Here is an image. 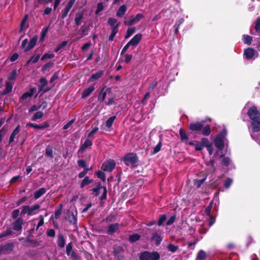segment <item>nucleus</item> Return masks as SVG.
Wrapping results in <instances>:
<instances>
[{"instance_id":"obj_8","label":"nucleus","mask_w":260,"mask_h":260,"mask_svg":"<svg viewBox=\"0 0 260 260\" xmlns=\"http://www.w3.org/2000/svg\"><path fill=\"white\" fill-rule=\"evenodd\" d=\"M116 116H113L110 117L106 122V123L102 126V128L107 132H110L112 129V126L113 122L116 119Z\"/></svg>"},{"instance_id":"obj_50","label":"nucleus","mask_w":260,"mask_h":260,"mask_svg":"<svg viewBox=\"0 0 260 260\" xmlns=\"http://www.w3.org/2000/svg\"><path fill=\"white\" fill-rule=\"evenodd\" d=\"M195 150L196 151L201 150L203 149L204 147L201 142H197L195 144Z\"/></svg>"},{"instance_id":"obj_7","label":"nucleus","mask_w":260,"mask_h":260,"mask_svg":"<svg viewBox=\"0 0 260 260\" xmlns=\"http://www.w3.org/2000/svg\"><path fill=\"white\" fill-rule=\"evenodd\" d=\"M115 165V161L114 160L110 159L102 165V169L104 171L111 172L114 169Z\"/></svg>"},{"instance_id":"obj_17","label":"nucleus","mask_w":260,"mask_h":260,"mask_svg":"<svg viewBox=\"0 0 260 260\" xmlns=\"http://www.w3.org/2000/svg\"><path fill=\"white\" fill-rule=\"evenodd\" d=\"M104 74L103 71H99L98 72L93 74L88 79V82H93L99 79Z\"/></svg>"},{"instance_id":"obj_33","label":"nucleus","mask_w":260,"mask_h":260,"mask_svg":"<svg viewBox=\"0 0 260 260\" xmlns=\"http://www.w3.org/2000/svg\"><path fill=\"white\" fill-rule=\"evenodd\" d=\"M53 148L51 146H48L45 149L46 156L49 157L51 158H53Z\"/></svg>"},{"instance_id":"obj_39","label":"nucleus","mask_w":260,"mask_h":260,"mask_svg":"<svg viewBox=\"0 0 260 260\" xmlns=\"http://www.w3.org/2000/svg\"><path fill=\"white\" fill-rule=\"evenodd\" d=\"M49 126V124L48 122H46L44 123L43 125H38L37 124H34V128L37 129H42L45 128H47Z\"/></svg>"},{"instance_id":"obj_18","label":"nucleus","mask_w":260,"mask_h":260,"mask_svg":"<svg viewBox=\"0 0 260 260\" xmlns=\"http://www.w3.org/2000/svg\"><path fill=\"white\" fill-rule=\"evenodd\" d=\"M252 131L254 132L260 131V118L252 120Z\"/></svg>"},{"instance_id":"obj_27","label":"nucleus","mask_w":260,"mask_h":260,"mask_svg":"<svg viewBox=\"0 0 260 260\" xmlns=\"http://www.w3.org/2000/svg\"><path fill=\"white\" fill-rule=\"evenodd\" d=\"M13 88V83L11 82H7L6 84V87L5 90L3 92V94H6L10 92Z\"/></svg>"},{"instance_id":"obj_13","label":"nucleus","mask_w":260,"mask_h":260,"mask_svg":"<svg viewBox=\"0 0 260 260\" xmlns=\"http://www.w3.org/2000/svg\"><path fill=\"white\" fill-rule=\"evenodd\" d=\"M47 84V81L44 78L40 79V85L39 86V92H45L49 90V88H45Z\"/></svg>"},{"instance_id":"obj_24","label":"nucleus","mask_w":260,"mask_h":260,"mask_svg":"<svg viewBox=\"0 0 260 260\" xmlns=\"http://www.w3.org/2000/svg\"><path fill=\"white\" fill-rule=\"evenodd\" d=\"M92 142L89 139H87L85 140L83 144L81 145L79 151L83 152L87 147H90L92 145Z\"/></svg>"},{"instance_id":"obj_47","label":"nucleus","mask_w":260,"mask_h":260,"mask_svg":"<svg viewBox=\"0 0 260 260\" xmlns=\"http://www.w3.org/2000/svg\"><path fill=\"white\" fill-rule=\"evenodd\" d=\"M211 133V129L209 126L204 127L202 130V134L205 136H208Z\"/></svg>"},{"instance_id":"obj_30","label":"nucleus","mask_w":260,"mask_h":260,"mask_svg":"<svg viewBox=\"0 0 260 260\" xmlns=\"http://www.w3.org/2000/svg\"><path fill=\"white\" fill-rule=\"evenodd\" d=\"M57 243L58 246L60 248H63L64 246L65 239L63 235L61 234L59 235Z\"/></svg>"},{"instance_id":"obj_42","label":"nucleus","mask_w":260,"mask_h":260,"mask_svg":"<svg viewBox=\"0 0 260 260\" xmlns=\"http://www.w3.org/2000/svg\"><path fill=\"white\" fill-rule=\"evenodd\" d=\"M254 28L256 32L260 30V17H257L255 20Z\"/></svg>"},{"instance_id":"obj_6","label":"nucleus","mask_w":260,"mask_h":260,"mask_svg":"<svg viewBox=\"0 0 260 260\" xmlns=\"http://www.w3.org/2000/svg\"><path fill=\"white\" fill-rule=\"evenodd\" d=\"M247 114L251 120L260 118V113L255 106L250 107L248 110Z\"/></svg>"},{"instance_id":"obj_60","label":"nucleus","mask_w":260,"mask_h":260,"mask_svg":"<svg viewBox=\"0 0 260 260\" xmlns=\"http://www.w3.org/2000/svg\"><path fill=\"white\" fill-rule=\"evenodd\" d=\"M232 182H233V180L232 179H230V178H228L225 182H224V187H226V188H229L231 185L232 184Z\"/></svg>"},{"instance_id":"obj_45","label":"nucleus","mask_w":260,"mask_h":260,"mask_svg":"<svg viewBox=\"0 0 260 260\" xmlns=\"http://www.w3.org/2000/svg\"><path fill=\"white\" fill-rule=\"evenodd\" d=\"M68 44V42L64 41H62L61 43L59 44L56 49H55V52H58L59 50L62 49L63 47H64L67 46Z\"/></svg>"},{"instance_id":"obj_62","label":"nucleus","mask_w":260,"mask_h":260,"mask_svg":"<svg viewBox=\"0 0 260 260\" xmlns=\"http://www.w3.org/2000/svg\"><path fill=\"white\" fill-rule=\"evenodd\" d=\"M119 24H120V22H118V23H117L116 24V25L115 26L112 27V33L116 35L118 32V27H119Z\"/></svg>"},{"instance_id":"obj_40","label":"nucleus","mask_w":260,"mask_h":260,"mask_svg":"<svg viewBox=\"0 0 260 260\" xmlns=\"http://www.w3.org/2000/svg\"><path fill=\"white\" fill-rule=\"evenodd\" d=\"M140 238V236L139 234H136L131 235L129 238V240L131 242H134L139 240Z\"/></svg>"},{"instance_id":"obj_63","label":"nucleus","mask_w":260,"mask_h":260,"mask_svg":"<svg viewBox=\"0 0 260 260\" xmlns=\"http://www.w3.org/2000/svg\"><path fill=\"white\" fill-rule=\"evenodd\" d=\"M47 236L50 237H54L55 235V232L53 229H50L47 233Z\"/></svg>"},{"instance_id":"obj_3","label":"nucleus","mask_w":260,"mask_h":260,"mask_svg":"<svg viewBox=\"0 0 260 260\" xmlns=\"http://www.w3.org/2000/svg\"><path fill=\"white\" fill-rule=\"evenodd\" d=\"M123 160L126 166L132 167L137 162L138 157L135 153H129L124 156Z\"/></svg>"},{"instance_id":"obj_32","label":"nucleus","mask_w":260,"mask_h":260,"mask_svg":"<svg viewBox=\"0 0 260 260\" xmlns=\"http://www.w3.org/2000/svg\"><path fill=\"white\" fill-rule=\"evenodd\" d=\"M44 116L43 112L41 111L37 112L31 118L32 121H37L38 119H41Z\"/></svg>"},{"instance_id":"obj_37","label":"nucleus","mask_w":260,"mask_h":260,"mask_svg":"<svg viewBox=\"0 0 260 260\" xmlns=\"http://www.w3.org/2000/svg\"><path fill=\"white\" fill-rule=\"evenodd\" d=\"M72 243H69L66 247V252L67 255H73L74 254V252L72 251Z\"/></svg>"},{"instance_id":"obj_25","label":"nucleus","mask_w":260,"mask_h":260,"mask_svg":"<svg viewBox=\"0 0 260 260\" xmlns=\"http://www.w3.org/2000/svg\"><path fill=\"white\" fill-rule=\"evenodd\" d=\"M203 127V124L201 122H197L192 123L190 125V129L192 131H199L201 130Z\"/></svg>"},{"instance_id":"obj_54","label":"nucleus","mask_w":260,"mask_h":260,"mask_svg":"<svg viewBox=\"0 0 260 260\" xmlns=\"http://www.w3.org/2000/svg\"><path fill=\"white\" fill-rule=\"evenodd\" d=\"M17 75V72L16 70H13L11 74L9 75L8 78L10 80H13L15 79Z\"/></svg>"},{"instance_id":"obj_48","label":"nucleus","mask_w":260,"mask_h":260,"mask_svg":"<svg viewBox=\"0 0 260 260\" xmlns=\"http://www.w3.org/2000/svg\"><path fill=\"white\" fill-rule=\"evenodd\" d=\"M12 234V231L11 229H7L5 232L0 234V239L4 237L9 236Z\"/></svg>"},{"instance_id":"obj_4","label":"nucleus","mask_w":260,"mask_h":260,"mask_svg":"<svg viewBox=\"0 0 260 260\" xmlns=\"http://www.w3.org/2000/svg\"><path fill=\"white\" fill-rule=\"evenodd\" d=\"M258 55L257 52L253 48L248 47L244 50L243 56L246 59L253 60Z\"/></svg>"},{"instance_id":"obj_23","label":"nucleus","mask_w":260,"mask_h":260,"mask_svg":"<svg viewBox=\"0 0 260 260\" xmlns=\"http://www.w3.org/2000/svg\"><path fill=\"white\" fill-rule=\"evenodd\" d=\"M126 11V6L123 5L120 7L116 12V16L118 17H122L125 13Z\"/></svg>"},{"instance_id":"obj_22","label":"nucleus","mask_w":260,"mask_h":260,"mask_svg":"<svg viewBox=\"0 0 260 260\" xmlns=\"http://www.w3.org/2000/svg\"><path fill=\"white\" fill-rule=\"evenodd\" d=\"M94 86H90L87 88L85 89L82 94V98H85L89 95V94L94 90Z\"/></svg>"},{"instance_id":"obj_61","label":"nucleus","mask_w":260,"mask_h":260,"mask_svg":"<svg viewBox=\"0 0 260 260\" xmlns=\"http://www.w3.org/2000/svg\"><path fill=\"white\" fill-rule=\"evenodd\" d=\"M18 54L17 53H15L10 57V61L14 62L18 59Z\"/></svg>"},{"instance_id":"obj_41","label":"nucleus","mask_w":260,"mask_h":260,"mask_svg":"<svg viewBox=\"0 0 260 260\" xmlns=\"http://www.w3.org/2000/svg\"><path fill=\"white\" fill-rule=\"evenodd\" d=\"M167 248L170 251L172 252H175L178 250V247L172 244H169L167 246Z\"/></svg>"},{"instance_id":"obj_58","label":"nucleus","mask_w":260,"mask_h":260,"mask_svg":"<svg viewBox=\"0 0 260 260\" xmlns=\"http://www.w3.org/2000/svg\"><path fill=\"white\" fill-rule=\"evenodd\" d=\"M70 11V9H68L67 7H65V8L64 9V10H63V11L62 12L61 18L62 19L65 18L67 16L68 14Z\"/></svg>"},{"instance_id":"obj_64","label":"nucleus","mask_w":260,"mask_h":260,"mask_svg":"<svg viewBox=\"0 0 260 260\" xmlns=\"http://www.w3.org/2000/svg\"><path fill=\"white\" fill-rule=\"evenodd\" d=\"M78 165L79 167H82V168H86V162L82 159H79L78 161Z\"/></svg>"},{"instance_id":"obj_20","label":"nucleus","mask_w":260,"mask_h":260,"mask_svg":"<svg viewBox=\"0 0 260 260\" xmlns=\"http://www.w3.org/2000/svg\"><path fill=\"white\" fill-rule=\"evenodd\" d=\"M119 224L117 223L110 225L107 229V233L109 234H112L115 233L119 228Z\"/></svg>"},{"instance_id":"obj_10","label":"nucleus","mask_w":260,"mask_h":260,"mask_svg":"<svg viewBox=\"0 0 260 260\" xmlns=\"http://www.w3.org/2000/svg\"><path fill=\"white\" fill-rule=\"evenodd\" d=\"M40 206L39 205H35L31 207H30L28 206H26L23 207L21 214H25L26 213H27L28 215H30L33 213V212L35 210H36L38 209H39Z\"/></svg>"},{"instance_id":"obj_34","label":"nucleus","mask_w":260,"mask_h":260,"mask_svg":"<svg viewBox=\"0 0 260 260\" xmlns=\"http://www.w3.org/2000/svg\"><path fill=\"white\" fill-rule=\"evenodd\" d=\"M40 55L39 54L29 58L27 61L25 65H28L30 62L33 63H36L39 59Z\"/></svg>"},{"instance_id":"obj_11","label":"nucleus","mask_w":260,"mask_h":260,"mask_svg":"<svg viewBox=\"0 0 260 260\" xmlns=\"http://www.w3.org/2000/svg\"><path fill=\"white\" fill-rule=\"evenodd\" d=\"M142 38V35L138 33L135 35L133 38L128 42L129 44L133 46H137L141 41Z\"/></svg>"},{"instance_id":"obj_28","label":"nucleus","mask_w":260,"mask_h":260,"mask_svg":"<svg viewBox=\"0 0 260 260\" xmlns=\"http://www.w3.org/2000/svg\"><path fill=\"white\" fill-rule=\"evenodd\" d=\"M46 192V189L44 188H41L35 192L34 197L36 199H39Z\"/></svg>"},{"instance_id":"obj_14","label":"nucleus","mask_w":260,"mask_h":260,"mask_svg":"<svg viewBox=\"0 0 260 260\" xmlns=\"http://www.w3.org/2000/svg\"><path fill=\"white\" fill-rule=\"evenodd\" d=\"M38 39V37L37 36H35L33 37L30 40V42L28 44V45L26 46L25 48V52L28 51L33 48L36 45Z\"/></svg>"},{"instance_id":"obj_16","label":"nucleus","mask_w":260,"mask_h":260,"mask_svg":"<svg viewBox=\"0 0 260 260\" xmlns=\"http://www.w3.org/2000/svg\"><path fill=\"white\" fill-rule=\"evenodd\" d=\"M85 11L83 10L82 12H78L76 14V16L75 18V24L77 26H79L81 23V21L84 17V13Z\"/></svg>"},{"instance_id":"obj_12","label":"nucleus","mask_w":260,"mask_h":260,"mask_svg":"<svg viewBox=\"0 0 260 260\" xmlns=\"http://www.w3.org/2000/svg\"><path fill=\"white\" fill-rule=\"evenodd\" d=\"M13 245L11 243H7L5 245L0 246V254L2 253H7L11 251L13 249Z\"/></svg>"},{"instance_id":"obj_55","label":"nucleus","mask_w":260,"mask_h":260,"mask_svg":"<svg viewBox=\"0 0 260 260\" xmlns=\"http://www.w3.org/2000/svg\"><path fill=\"white\" fill-rule=\"evenodd\" d=\"M54 57L53 53H46L41 58V60H44L46 59L51 58Z\"/></svg>"},{"instance_id":"obj_43","label":"nucleus","mask_w":260,"mask_h":260,"mask_svg":"<svg viewBox=\"0 0 260 260\" xmlns=\"http://www.w3.org/2000/svg\"><path fill=\"white\" fill-rule=\"evenodd\" d=\"M104 8L103 3L102 2L99 3L97 6V9L95 12V14L98 15L100 12L102 11Z\"/></svg>"},{"instance_id":"obj_52","label":"nucleus","mask_w":260,"mask_h":260,"mask_svg":"<svg viewBox=\"0 0 260 260\" xmlns=\"http://www.w3.org/2000/svg\"><path fill=\"white\" fill-rule=\"evenodd\" d=\"M80 30L81 31V34H82V36H86L88 34L87 26L83 25L81 27Z\"/></svg>"},{"instance_id":"obj_46","label":"nucleus","mask_w":260,"mask_h":260,"mask_svg":"<svg viewBox=\"0 0 260 260\" xmlns=\"http://www.w3.org/2000/svg\"><path fill=\"white\" fill-rule=\"evenodd\" d=\"M117 21V19L114 18H109L108 20V24L112 27H113L116 25Z\"/></svg>"},{"instance_id":"obj_15","label":"nucleus","mask_w":260,"mask_h":260,"mask_svg":"<svg viewBox=\"0 0 260 260\" xmlns=\"http://www.w3.org/2000/svg\"><path fill=\"white\" fill-rule=\"evenodd\" d=\"M36 91V88H31L29 91L25 92L21 97L20 99V102H21L22 101L26 100L27 99L30 98L34 93Z\"/></svg>"},{"instance_id":"obj_36","label":"nucleus","mask_w":260,"mask_h":260,"mask_svg":"<svg viewBox=\"0 0 260 260\" xmlns=\"http://www.w3.org/2000/svg\"><path fill=\"white\" fill-rule=\"evenodd\" d=\"M136 31L135 27H133L131 28H128L127 30L126 34L125 36V39H127L129 38Z\"/></svg>"},{"instance_id":"obj_53","label":"nucleus","mask_w":260,"mask_h":260,"mask_svg":"<svg viewBox=\"0 0 260 260\" xmlns=\"http://www.w3.org/2000/svg\"><path fill=\"white\" fill-rule=\"evenodd\" d=\"M104 187L99 185L97 186V187L93 188V191L95 196L99 195L100 193V190H103Z\"/></svg>"},{"instance_id":"obj_31","label":"nucleus","mask_w":260,"mask_h":260,"mask_svg":"<svg viewBox=\"0 0 260 260\" xmlns=\"http://www.w3.org/2000/svg\"><path fill=\"white\" fill-rule=\"evenodd\" d=\"M110 92L111 90L109 88L107 89L106 91H104V88L103 89L99 94V99L102 101H104L107 93H110Z\"/></svg>"},{"instance_id":"obj_9","label":"nucleus","mask_w":260,"mask_h":260,"mask_svg":"<svg viewBox=\"0 0 260 260\" xmlns=\"http://www.w3.org/2000/svg\"><path fill=\"white\" fill-rule=\"evenodd\" d=\"M202 144H203V147H206L209 154L211 155L213 152V149L212 147V143L210 142L208 139L203 138L201 141Z\"/></svg>"},{"instance_id":"obj_56","label":"nucleus","mask_w":260,"mask_h":260,"mask_svg":"<svg viewBox=\"0 0 260 260\" xmlns=\"http://www.w3.org/2000/svg\"><path fill=\"white\" fill-rule=\"evenodd\" d=\"M161 147V143L159 142L157 145L154 148L152 153L155 154L157 153L160 150Z\"/></svg>"},{"instance_id":"obj_38","label":"nucleus","mask_w":260,"mask_h":260,"mask_svg":"<svg viewBox=\"0 0 260 260\" xmlns=\"http://www.w3.org/2000/svg\"><path fill=\"white\" fill-rule=\"evenodd\" d=\"M92 181L89 179L88 177H85L81 183V187L83 188L85 186L90 184Z\"/></svg>"},{"instance_id":"obj_5","label":"nucleus","mask_w":260,"mask_h":260,"mask_svg":"<svg viewBox=\"0 0 260 260\" xmlns=\"http://www.w3.org/2000/svg\"><path fill=\"white\" fill-rule=\"evenodd\" d=\"M144 17V15L142 13L137 14L135 17H131L129 20H125L124 21V24L126 26H130L136 23L139 22Z\"/></svg>"},{"instance_id":"obj_44","label":"nucleus","mask_w":260,"mask_h":260,"mask_svg":"<svg viewBox=\"0 0 260 260\" xmlns=\"http://www.w3.org/2000/svg\"><path fill=\"white\" fill-rule=\"evenodd\" d=\"M179 134L180 135L181 139L182 141L187 140L188 139L187 135L182 128L180 129Z\"/></svg>"},{"instance_id":"obj_26","label":"nucleus","mask_w":260,"mask_h":260,"mask_svg":"<svg viewBox=\"0 0 260 260\" xmlns=\"http://www.w3.org/2000/svg\"><path fill=\"white\" fill-rule=\"evenodd\" d=\"M151 240L154 241L156 245H159L162 240V238L159 235L154 233L152 234Z\"/></svg>"},{"instance_id":"obj_35","label":"nucleus","mask_w":260,"mask_h":260,"mask_svg":"<svg viewBox=\"0 0 260 260\" xmlns=\"http://www.w3.org/2000/svg\"><path fill=\"white\" fill-rule=\"evenodd\" d=\"M206 256V253L202 250H201L197 255L196 260H204Z\"/></svg>"},{"instance_id":"obj_57","label":"nucleus","mask_w":260,"mask_h":260,"mask_svg":"<svg viewBox=\"0 0 260 260\" xmlns=\"http://www.w3.org/2000/svg\"><path fill=\"white\" fill-rule=\"evenodd\" d=\"M41 108V105L37 106V105H33L29 109V112L32 113L38 110Z\"/></svg>"},{"instance_id":"obj_49","label":"nucleus","mask_w":260,"mask_h":260,"mask_svg":"<svg viewBox=\"0 0 260 260\" xmlns=\"http://www.w3.org/2000/svg\"><path fill=\"white\" fill-rule=\"evenodd\" d=\"M96 175L98 178L101 179L102 181H105L106 180V176L105 173L99 171L96 173Z\"/></svg>"},{"instance_id":"obj_21","label":"nucleus","mask_w":260,"mask_h":260,"mask_svg":"<svg viewBox=\"0 0 260 260\" xmlns=\"http://www.w3.org/2000/svg\"><path fill=\"white\" fill-rule=\"evenodd\" d=\"M20 129V125H18L17 126V127L15 128V129L13 131L12 133L9 142V143H11L14 141V139L15 138V136L19 133Z\"/></svg>"},{"instance_id":"obj_29","label":"nucleus","mask_w":260,"mask_h":260,"mask_svg":"<svg viewBox=\"0 0 260 260\" xmlns=\"http://www.w3.org/2000/svg\"><path fill=\"white\" fill-rule=\"evenodd\" d=\"M243 40L244 43L245 44L250 45L252 43L253 38L250 36H249L247 35H244L243 36Z\"/></svg>"},{"instance_id":"obj_59","label":"nucleus","mask_w":260,"mask_h":260,"mask_svg":"<svg viewBox=\"0 0 260 260\" xmlns=\"http://www.w3.org/2000/svg\"><path fill=\"white\" fill-rule=\"evenodd\" d=\"M166 218L167 217L165 215H162L158 221V224L159 225H161V224H162L166 220Z\"/></svg>"},{"instance_id":"obj_2","label":"nucleus","mask_w":260,"mask_h":260,"mask_svg":"<svg viewBox=\"0 0 260 260\" xmlns=\"http://www.w3.org/2000/svg\"><path fill=\"white\" fill-rule=\"evenodd\" d=\"M159 258V254L156 251H144L140 255V260H158Z\"/></svg>"},{"instance_id":"obj_1","label":"nucleus","mask_w":260,"mask_h":260,"mask_svg":"<svg viewBox=\"0 0 260 260\" xmlns=\"http://www.w3.org/2000/svg\"><path fill=\"white\" fill-rule=\"evenodd\" d=\"M226 131L223 129L220 132L214 140V145L218 149V151L215 155H219L218 153L222 151L224 146L225 140V136L226 135Z\"/></svg>"},{"instance_id":"obj_51","label":"nucleus","mask_w":260,"mask_h":260,"mask_svg":"<svg viewBox=\"0 0 260 260\" xmlns=\"http://www.w3.org/2000/svg\"><path fill=\"white\" fill-rule=\"evenodd\" d=\"M27 18H28V15L26 14L24 16L23 19L22 20V21L21 22V26H20V32H21L23 30V26H24L26 20H27Z\"/></svg>"},{"instance_id":"obj_19","label":"nucleus","mask_w":260,"mask_h":260,"mask_svg":"<svg viewBox=\"0 0 260 260\" xmlns=\"http://www.w3.org/2000/svg\"><path fill=\"white\" fill-rule=\"evenodd\" d=\"M23 222V220L21 218H18L14 223H13V229L15 231H20L22 229V224Z\"/></svg>"}]
</instances>
